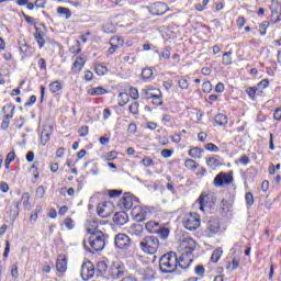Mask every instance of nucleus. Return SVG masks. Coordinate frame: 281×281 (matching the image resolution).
Wrapping results in <instances>:
<instances>
[{"instance_id":"nucleus-9","label":"nucleus","mask_w":281,"mask_h":281,"mask_svg":"<svg viewBox=\"0 0 281 281\" xmlns=\"http://www.w3.org/2000/svg\"><path fill=\"white\" fill-rule=\"evenodd\" d=\"M95 276V268L91 261L83 262L81 266V278L85 281L91 280Z\"/></svg>"},{"instance_id":"nucleus-60","label":"nucleus","mask_w":281,"mask_h":281,"mask_svg":"<svg viewBox=\"0 0 281 281\" xmlns=\"http://www.w3.org/2000/svg\"><path fill=\"white\" fill-rule=\"evenodd\" d=\"M143 92H144V98H145L146 100H153V97L156 95V94L153 93L150 90H143Z\"/></svg>"},{"instance_id":"nucleus-59","label":"nucleus","mask_w":281,"mask_h":281,"mask_svg":"<svg viewBox=\"0 0 281 281\" xmlns=\"http://www.w3.org/2000/svg\"><path fill=\"white\" fill-rule=\"evenodd\" d=\"M22 202H23V205H30V193L29 192H25L22 194Z\"/></svg>"},{"instance_id":"nucleus-33","label":"nucleus","mask_w":281,"mask_h":281,"mask_svg":"<svg viewBox=\"0 0 281 281\" xmlns=\"http://www.w3.org/2000/svg\"><path fill=\"white\" fill-rule=\"evenodd\" d=\"M74 67L78 71H82V67H85V59L82 57H77L74 63Z\"/></svg>"},{"instance_id":"nucleus-44","label":"nucleus","mask_w":281,"mask_h":281,"mask_svg":"<svg viewBox=\"0 0 281 281\" xmlns=\"http://www.w3.org/2000/svg\"><path fill=\"white\" fill-rule=\"evenodd\" d=\"M130 98L132 100H139V91L136 88H130Z\"/></svg>"},{"instance_id":"nucleus-34","label":"nucleus","mask_w":281,"mask_h":281,"mask_svg":"<svg viewBox=\"0 0 281 281\" xmlns=\"http://www.w3.org/2000/svg\"><path fill=\"white\" fill-rule=\"evenodd\" d=\"M34 36L38 47H45V38H43V34H41V32H36Z\"/></svg>"},{"instance_id":"nucleus-63","label":"nucleus","mask_w":281,"mask_h":281,"mask_svg":"<svg viewBox=\"0 0 281 281\" xmlns=\"http://www.w3.org/2000/svg\"><path fill=\"white\" fill-rule=\"evenodd\" d=\"M36 103V95H31L29 102L24 104V106H32V104Z\"/></svg>"},{"instance_id":"nucleus-29","label":"nucleus","mask_w":281,"mask_h":281,"mask_svg":"<svg viewBox=\"0 0 281 281\" xmlns=\"http://www.w3.org/2000/svg\"><path fill=\"white\" fill-rule=\"evenodd\" d=\"M221 256H223V249L216 248L211 256V262H218Z\"/></svg>"},{"instance_id":"nucleus-50","label":"nucleus","mask_w":281,"mask_h":281,"mask_svg":"<svg viewBox=\"0 0 281 281\" xmlns=\"http://www.w3.org/2000/svg\"><path fill=\"white\" fill-rule=\"evenodd\" d=\"M204 148L211 153H218V147L214 143H207Z\"/></svg>"},{"instance_id":"nucleus-20","label":"nucleus","mask_w":281,"mask_h":281,"mask_svg":"<svg viewBox=\"0 0 281 281\" xmlns=\"http://www.w3.org/2000/svg\"><path fill=\"white\" fill-rule=\"evenodd\" d=\"M56 269L59 273L67 271V257L59 256L56 261Z\"/></svg>"},{"instance_id":"nucleus-49","label":"nucleus","mask_w":281,"mask_h":281,"mask_svg":"<svg viewBox=\"0 0 281 281\" xmlns=\"http://www.w3.org/2000/svg\"><path fill=\"white\" fill-rule=\"evenodd\" d=\"M99 273H106L108 266L104 261H101L97 265Z\"/></svg>"},{"instance_id":"nucleus-61","label":"nucleus","mask_w":281,"mask_h":281,"mask_svg":"<svg viewBox=\"0 0 281 281\" xmlns=\"http://www.w3.org/2000/svg\"><path fill=\"white\" fill-rule=\"evenodd\" d=\"M47 5V0H35V8H45Z\"/></svg>"},{"instance_id":"nucleus-58","label":"nucleus","mask_w":281,"mask_h":281,"mask_svg":"<svg viewBox=\"0 0 281 281\" xmlns=\"http://www.w3.org/2000/svg\"><path fill=\"white\" fill-rule=\"evenodd\" d=\"M65 226L67 229H74V220L71 217H67L65 220Z\"/></svg>"},{"instance_id":"nucleus-32","label":"nucleus","mask_w":281,"mask_h":281,"mask_svg":"<svg viewBox=\"0 0 281 281\" xmlns=\"http://www.w3.org/2000/svg\"><path fill=\"white\" fill-rule=\"evenodd\" d=\"M269 21H263L259 24V32L261 36H267V30H269Z\"/></svg>"},{"instance_id":"nucleus-54","label":"nucleus","mask_w":281,"mask_h":281,"mask_svg":"<svg viewBox=\"0 0 281 281\" xmlns=\"http://www.w3.org/2000/svg\"><path fill=\"white\" fill-rule=\"evenodd\" d=\"M195 273L196 276H200L201 278H203V276H205V267L201 265L195 267Z\"/></svg>"},{"instance_id":"nucleus-7","label":"nucleus","mask_w":281,"mask_h":281,"mask_svg":"<svg viewBox=\"0 0 281 281\" xmlns=\"http://www.w3.org/2000/svg\"><path fill=\"white\" fill-rule=\"evenodd\" d=\"M97 214L101 218H109L113 214V203L111 202H101L97 206Z\"/></svg>"},{"instance_id":"nucleus-51","label":"nucleus","mask_w":281,"mask_h":281,"mask_svg":"<svg viewBox=\"0 0 281 281\" xmlns=\"http://www.w3.org/2000/svg\"><path fill=\"white\" fill-rule=\"evenodd\" d=\"M45 196V187L40 186L36 189V199H43Z\"/></svg>"},{"instance_id":"nucleus-12","label":"nucleus","mask_w":281,"mask_h":281,"mask_svg":"<svg viewBox=\"0 0 281 281\" xmlns=\"http://www.w3.org/2000/svg\"><path fill=\"white\" fill-rule=\"evenodd\" d=\"M134 201H137V198H134L131 193H125L119 201V207L121 210H132Z\"/></svg>"},{"instance_id":"nucleus-62","label":"nucleus","mask_w":281,"mask_h":281,"mask_svg":"<svg viewBox=\"0 0 281 281\" xmlns=\"http://www.w3.org/2000/svg\"><path fill=\"white\" fill-rule=\"evenodd\" d=\"M259 89H267L269 87V79H263L258 83Z\"/></svg>"},{"instance_id":"nucleus-15","label":"nucleus","mask_w":281,"mask_h":281,"mask_svg":"<svg viewBox=\"0 0 281 281\" xmlns=\"http://www.w3.org/2000/svg\"><path fill=\"white\" fill-rule=\"evenodd\" d=\"M132 216L135 217L138 223H144V221H146V210L135 206L132 209Z\"/></svg>"},{"instance_id":"nucleus-47","label":"nucleus","mask_w":281,"mask_h":281,"mask_svg":"<svg viewBox=\"0 0 281 281\" xmlns=\"http://www.w3.org/2000/svg\"><path fill=\"white\" fill-rule=\"evenodd\" d=\"M256 91H258V88L256 87H249L246 89V93L249 95V98H251V100L256 98Z\"/></svg>"},{"instance_id":"nucleus-1","label":"nucleus","mask_w":281,"mask_h":281,"mask_svg":"<svg viewBox=\"0 0 281 281\" xmlns=\"http://www.w3.org/2000/svg\"><path fill=\"white\" fill-rule=\"evenodd\" d=\"M105 246L106 236L102 232H95L92 235H89L88 244L87 240H83V247L85 249H87V251H90V254H97V251H102Z\"/></svg>"},{"instance_id":"nucleus-48","label":"nucleus","mask_w":281,"mask_h":281,"mask_svg":"<svg viewBox=\"0 0 281 281\" xmlns=\"http://www.w3.org/2000/svg\"><path fill=\"white\" fill-rule=\"evenodd\" d=\"M151 100L155 106H161V104H164V101L161 100V95L159 94L154 95Z\"/></svg>"},{"instance_id":"nucleus-57","label":"nucleus","mask_w":281,"mask_h":281,"mask_svg":"<svg viewBox=\"0 0 281 281\" xmlns=\"http://www.w3.org/2000/svg\"><path fill=\"white\" fill-rule=\"evenodd\" d=\"M106 161H113V159H117V151H110L106 157Z\"/></svg>"},{"instance_id":"nucleus-19","label":"nucleus","mask_w":281,"mask_h":281,"mask_svg":"<svg viewBox=\"0 0 281 281\" xmlns=\"http://www.w3.org/2000/svg\"><path fill=\"white\" fill-rule=\"evenodd\" d=\"M86 232H88L89 236L92 234H95V232H102L98 229V221L95 220H89L86 223Z\"/></svg>"},{"instance_id":"nucleus-3","label":"nucleus","mask_w":281,"mask_h":281,"mask_svg":"<svg viewBox=\"0 0 281 281\" xmlns=\"http://www.w3.org/2000/svg\"><path fill=\"white\" fill-rule=\"evenodd\" d=\"M139 247L144 254H157V249H159V238L155 236H146L140 240Z\"/></svg>"},{"instance_id":"nucleus-18","label":"nucleus","mask_w":281,"mask_h":281,"mask_svg":"<svg viewBox=\"0 0 281 281\" xmlns=\"http://www.w3.org/2000/svg\"><path fill=\"white\" fill-rule=\"evenodd\" d=\"M181 247L184 249V251H191L192 254V251L196 249V241L192 238H186L182 240Z\"/></svg>"},{"instance_id":"nucleus-37","label":"nucleus","mask_w":281,"mask_h":281,"mask_svg":"<svg viewBox=\"0 0 281 281\" xmlns=\"http://www.w3.org/2000/svg\"><path fill=\"white\" fill-rule=\"evenodd\" d=\"M103 32L105 34H115V25L113 23H106L103 25Z\"/></svg>"},{"instance_id":"nucleus-64","label":"nucleus","mask_w":281,"mask_h":281,"mask_svg":"<svg viewBox=\"0 0 281 281\" xmlns=\"http://www.w3.org/2000/svg\"><path fill=\"white\" fill-rule=\"evenodd\" d=\"M274 120H277L278 122H280V120H281V108H278V109L274 111Z\"/></svg>"},{"instance_id":"nucleus-40","label":"nucleus","mask_w":281,"mask_h":281,"mask_svg":"<svg viewBox=\"0 0 281 281\" xmlns=\"http://www.w3.org/2000/svg\"><path fill=\"white\" fill-rule=\"evenodd\" d=\"M178 85H179L180 89H188V87H190V83H188V79L186 77H181L178 80Z\"/></svg>"},{"instance_id":"nucleus-56","label":"nucleus","mask_w":281,"mask_h":281,"mask_svg":"<svg viewBox=\"0 0 281 281\" xmlns=\"http://www.w3.org/2000/svg\"><path fill=\"white\" fill-rule=\"evenodd\" d=\"M120 194H122V190H110L109 191V196L111 199H115V198L120 196Z\"/></svg>"},{"instance_id":"nucleus-28","label":"nucleus","mask_w":281,"mask_h":281,"mask_svg":"<svg viewBox=\"0 0 281 281\" xmlns=\"http://www.w3.org/2000/svg\"><path fill=\"white\" fill-rule=\"evenodd\" d=\"M94 71L98 76H105V74L109 71V69L106 68V66H104L102 64H95Z\"/></svg>"},{"instance_id":"nucleus-2","label":"nucleus","mask_w":281,"mask_h":281,"mask_svg":"<svg viewBox=\"0 0 281 281\" xmlns=\"http://www.w3.org/2000/svg\"><path fill=\"white\" fill-rule=\"evenodd\" d=\"M177 267H179L177 252H167L159 260L161 273H175Z\"/></svg>"},{"instance_id":"nucleus-53","label":"nucleus","mask_w":281,"mask_h":281,"mask_svg":"<svg viewBox=\"0 0 281 281\" xmlns=\"http://www.w3.org/2000/svg\"><path fill=\"white\" fill-rule=\"evenodd\" d=\"M80 137H87L89 135V126L83 125L79 130Z\"/></svg>"},{"instance_id":"nucleus-43","label":"nucleus","mask_w":281,"mask_h":281,"mask_svg":"<svg viewBox=\"0 0 281 281\" xmlns=\"http://www.w3.org/2000/svg\"><path fill=\"white\" fill-rule=\"evenodd\" d=\"M142 232H144V227H142V225H134L132 227V234H135V236H142Z\"/></svg>"},{"instance_id":"nucleus-23","label":"nucleus","mask_w":281,"mask_h":281,"mask_svg":"<svg viewBox=\"0 0 281 281\" xmlns=\"http://www.w3.org/2000/svg\"><path fill=\"white\" fill-rule=\"evenodd\" d=\"M214 122L217 124V126H227V115L217 114L215 115Z\"/></svg>"},{"instance_id":"nucleus-13","label":"nucleus","mask_w":281,"mask_h":281,"mask_svg":"<svg viewBox=\"0 0 281 281\" xmlns=\"http://www.w3.org/2000/svg\"><path fill=\"white\" fill-rule=\"evenodd\" d=\"M206 232H209V236L218 234V232H221V223L218 222V220H210L206 224Z\"/></svg>"},{"instance_id":"nucleus-36","label":"nucleus","mask_w":281,"mask_h":281,"mask_svg":"<svg viewBox=\"0 0 281 281\" xmlns=\"http://www.w3.org/2000/svg\"><path fill=\"white\" fill-rule=\"evenodd\" d=\"M222 63L224 65H232V50L226 52L222 56Z\"/></svg>"},{"instance_id":"nucleus-52","label":"nucleus","mask_w":281,"mask_h":281,"mask_svg":"<svg viewBox=\"0 0 281 281\" xmlns=\"http://www.w3.org/2000/svg\"><path fill=\"white\" fill-rule=\"evenodd\" d=\"M202 91L204 93H210V91H212V83L210 81H205L202 85Z\"/></svg>"},{"instance_id":"nucleus-25","label":"nucleus","mask_w":281,"mask_h":281,"mask_svg":"<svg viewBox=\"0 0 281 281\" xmlns=\"http://www.w3.org/2000/svg\"><path fill=\"white\" fill-rule=\"evenodd\" d=\"M63 83L60 81L56 80L49 83V91L50 93H58V91H61Z\"/></svg>"},{"instance_id":"nucleus-39","label":"nucleus","mask_w":281,"mask_h":281,"mask_svg":"<svg viewBox=\"0 0 281 281\" xmlns=\"http://www.w3.org/2000/svg\"><path fill=\"white\" fill-rule=\"evenodd\" d=\"M142 78H143V80H148V79L153 78V70L150 68L143 69Z\"/></svg>"},{"instance_id":"nucleus-35","label":"nucleus","mask_w":281,"mask_h":281,"mask_svg":"<svg viewBox=\"0 0 281 281\" xmlns=\"http://www.w3.org/2000/svg\"><path fill=\"white\" fill-rule=\"evenodd\" d=\"M206 165L210 168H218V166H221V161H218V159L212 157V158L206 159Z\"/></svg>"},{"instance_id":"nucleus-46","label":"nucleus","mask_w":281,"mask_h":281,"mask_svg":"<svg viewBox=\"0 0 281 281\" xmlns=\"http://www.w3.org/2000/svg\"><path fill=\"white\" fill-rule=\"evenodd\" d=\"M245 199H246V205L251 207V205H254V194L251 192H248L246 193Z\"/></svg>"},{"instance_id":"nucleus-8","label":"nucleus","mask_w":281,"mask_h":281,"mask_svg":"<svg viewBox=\"0 0 281 281\" xmlns=\"http://www.w3.org/2000/svg\"><path fill=\"white\" fill-rule=\"evenodd\" d=\"M117 249H128L133 245V240L126 234H117L114 239Z\"/></svg>"},{"instance_id":"nucleus-21","label":"nucleus","mask_w":281,"mask_h":281,"mask_svg":"<svg viewBox=\"0 0 281 281\" xmlns=\"http://www.w3.org/2000/svg\"><path fill=\"white\" fill-rule=\"evenodd\" d=\"M161 226H159V223L158 222H155V221H149L145 224V229H147V232L149 234H157L159 233V228Z\"/></svg>"},{"instance_id":"nucleus-27","label":"nucleus","mask_w":281,"mask_h":281,"mask_svg":"<svg viewBox=\"0 0 281 281\" xmlns=\"http://www.w3.org/2000/svg\"><path fill=\"white\" fill-rule=\"evenodd\" d=\"M128 100H130L128 93L121 92L119 94V106H126V104H128Z\"/></svg>"},{"instance_id":"nucleus-41","label":"nucleus","mask_w":281,"mask_h":281,"mask_svg":"<svg viewBox=\"0 0 281 281\" xmlns=\"http://www.w3.org/2000/svg\"><path fill=\"white\" fill-rule=\"evenodd\" d=\"M142 164H143V166H145L146 168H150V167L155 166V161H153L150 157H144V158L142 159Z\"/></svg>"},{"instance_id":"nucleus-5","label":"nucleus","mask_w":281,"mask_h":281,"mask_svg":"<svg viewBox=\"0 0 281 281\" xmlns=\"http://www.w3.org/2000/svg\"><path fill=\"white\" fill-rule=\"evenodd\" d=\"M192 262H194V256L191 250H183L178 259V267H180V269H190Z\"/></svg>"},{"instance_id":"nucleus-55","label":"nucleus","mask_w":281,"mask_h":281,"mask_svg":"<svg viewBox=\"0 0 281 281\" xmlns=\"http://www.w3.org/2000/svg\"><path fill=\"white\" fill-rule=\"evenodd\" d=\"M172 150L171 149H162L161 150V157H165V159H170L172 157Z\"/></svg>"},{"instance_id":"nucleus-22","label":"nucleus","mask_w":281,"mask_h":281,"mask_svg":"<svg viewBox=\"0 0 281 281\" xmlns=\"http://www.w3.org/2000/svg\"><path fill=\"white\" fill-rule=\"evenodd\" d=\"M207 201H210V196L204 193H202L200 198L196 200V203H199L200 210L202 212H205V209L207 207Z\"/></svg>"},{"instance_id":"nucleus-17","label":"nucleus","mask_w":281,"mask_h":281,"mask_svg":"<svg viewBox=\"0 0 281 281\" xmlns=\"http://www.w3.org/2000/svg\"><path fill=\"white\" fill-rule=\"evenodd\" d=\"M151 10L156 16H162L165 12H168V5L162 2H156L153 4Z\"/></svg>"},{"instance_id":"nucleus-26","label":"nucleus","mask_w":281,"mask_h":281,"mask_svg":"<svg viewBox=\"0 0 281 281\" xmlns=\"http://www.w3.org/2000/svg\"><path fill=\"white\" fill-rule=\"evenodd\" d=\"M106 93V90L102 87H97L88 90L89 95H104Z\"/></svg>"},{"instance_id":"nucleus-45","label":"nucleus","mask_w":281,"mask_h":281,"mask_svg":"<svg viewBox=\"0 0 281 281\" xmlns=\"http://www.w3.org/2000/svg\"><path fill=\"white\" fill-rule=\"evenodd\" d=\"M184 166H186V168H189V170H194L196 168V161H194L192 159H187L184 161Z\"/></svg>"},{"instance_id":"nucleus-6","label":"nucleus","mask_w":281,"mask_h":281,"mask_svg":"<svg viewBox=\"0 0 281 281\" xmlns=\"http://www.w3.org/2000/svg\"><path fill=\"white\" fill-rule=\"evenodd\" d=\"M234 182V176L232 173L227 172H220L215 178H214V186L215 188H222V186H229V183Z\"/></svg>"},{"instance_id":"nucleus-31","label":"nucleus","mask_w":281,"mask_h":281,"mask_svg":"<svg viewBox=\"0 0 281 281\" xmlns=\"http://www.w3.org/2000/svg\"><path fill=\"white\" fill-rule=\"evenodd\" d=\"M57 13L63 14L65 19H71V10L65 7L57 8Z\"/></svg>"},{"instance_id":"nucleus-16","label":"nucleus","mask_w":281,"mask_h":281,"mask_svg":"<svg viewBox=\"0 0 281 281\" xmlns=\"http://www.w3.org/2000/svg\"><path fill=\"white\" fill-rule=\"evenodd\" d=\"M113 223L115 225H126L128 223V215L125 212H117L113 216Z\"/></svg>"},{"instance_id":"nucleus-24","label":"nucleus","mask_w":281,"mask_h":281,"mask_svg":"<svg viewBox=\"0 0 281 281\" xmlns=\"http://www.w3.org/2000/svg\"><path fill=\"white\" fill-rule=\"evenodd\" d=\"M189 155L193 159H201V155H203V149L200 147H193L189 150Z\"/></svg>"},{"instance_id":"nucleus-42","label":"nucleus","mask_w":281,"mask_h":281,"mask_svg":"<svg viewBox=\"0 0 281 281\" xmlns=\"http://www.w3.org/2000/svg\"><path fill=\"white\" fill-rule=\"evenodd\" d=\"M271 21H272V23H280V21H281V13L278 15V10H272Z\"/></svg>"},{"instance_id":"nucleus-30","label":"nucleus","mask_w":281,"mask_h":281,"mask_svg":"<svg viewBox=\"0 0 281 281\" xmlns=\"http://www.w3.org/2000/svg\"><path fill=\"white\" fill-rule=\"evenodd\" d=\"M159 237L161 238V240H168V237L170 236V229L166 228V227H160L158 233Z\"/></svg>"},{"instance_id":"nucleus-10","label":"nucleus","mask_w":281,"mask_h":281,"mask_svg":"<svg viewBox=\"0 0 281 281\" xmlns=\"http://www.w3.org/2000/svg\"><path fill=\"white\" fill-rule=\"evenodd\" d=\"M2 111L3 113L5 114L4 115V119L2 121V124H1V128L3 131H8L9 126H10V120H12V117H14V106L12 105H4L2 108Z\"/></svg>"},{"instance_id":"nucleus-11","label":"nucleus","mask_w":281,"mask_h":281,"mask_svg":"<svg viewBox=\"0 0 281 281\" xmlns=\"http://www.w3.org/2000/svg\"><path fill=\"white\" fill-rule=\"evenodd\" d=\"M110 277L112 280H120V278H124L126 274V270L123 265L114 263L109 270Z\"/></svg>"},{"instance_id":"nucleus-38","label":"nucleus","mask_w":281,"mask_h":281,"mask_svg":"<svg viewBox=\"0 0 281 281\" xmlns=\"http://www.w3.org/2000/svg\"><path fill=\"white\" fill-rule=\"evenodd\" d=\"M130 113H132V115H137V113H139V103L138 102H133L130 104Z\"/></svg>"},{"instance_id":"nucleus-4","label":"nucleus","mask_w":281,"mask_h":281,"mask_svg":"<svg viewBox=\"0 0 281 281\" xmlns=\"http://www.w3.org/2000/svg\"><path fill=\"white\" fill-rule=\"evenodd\" d=\"M182 225L189 232H194L201 227V216L196 213H188L182 220Z\"/></svg>"},{"instance_id":"nucleus-14","label":"nucleus","mask_w":281,"mask_h":281,"mask_svg":"<svg viewBox=\"0 0 281 281\" xmlns=\"http://www.w3.org/2000/svg\"><path fill=\"white\" fill-rule=\"evenodd\" d=\"M53 131H54V127L52 125H44L43 126V131L41 133V144H42V146H45L47 144V142H49Z\"/></svg>"}]
</instances>
